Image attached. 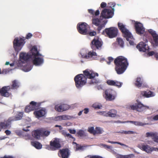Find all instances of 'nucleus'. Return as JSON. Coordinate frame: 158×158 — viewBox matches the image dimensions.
Instances as JSON below:
<instances>
[{
  "label": "nucleus",
  "instance_id": "1",
  "mask_svg": "<svg viewBox=\"0 0 158 158\" xmlns=\"http://www.w3.org/2000/svg\"><path fill=\"white\" fill-rule=\"evenodd\" d=\"M114 63L116 65L115 70L118 74L123 73L128 65L127 59L122 56H119L115 59Z\"/></svg>",
  "mask_w": 158,
  "mask_h": 158
},
{
  "label": "nucleus",
  "instance_id": "2",
  "mask_svg": "<svg viewBox=\"0 0 158 158\" xmlns=\"http://www.w3.org/2000/svg\"><path fill=\"white\" fill-rule=\"evenodd\" d=\"M31 52L32 54L31 57L33 64L36 66H40L42 64L44 60L41 58V55L38 52L36 46H33L31 50Z\"/></svg>",
  "mask_w": 158,
  "mask_h": 158
},
{
  "label": "nucleus",
  "instance_id": "3",
  "mask_svg": "<svg viewBox=\"0 0 158 158\" xmlns=\"http://www.w3.org/2000/svg\"><path fill=\"white\" fill-rule=\"evenodd\" d=\"M75 85L77 88H80L84 85L86 82V77L82 74H78L74 78Z\"/></svg>",
  "mask_w": 158,
  "mask_h": 158
},
{
  "label": "nucleus",
  "instance_id": "4",
  "mask_svg": "<svg viewBox=\"0 0 158 158\" xmlns=\"http://www.w3.org/2000/svg\"><path fill=\"white\" fill-rule=\"evenodd\" d=\"M81 54L82 58L85 59L92 58L95 60H97L98 58L97 53L93 51L89 52L85 50H83L81 51Z\"/></svg>",
  "mask_w": 158,
  "mask_h": 158
},
{
  "label": "nucleus",
  "instance_id": "5",
  "mask_svg": "<svg viewBox=\"0 0 158 158\" xmlns=\"http://www.w3.org/2000/svg\"><path fill=\"white\" fill-rule=\"evenodd\" d=\"M84 75L88 78L89 79H91L90 84H94L95 83L97 84L100 82V81L98 80H96L94 79V77L96 75L98 76V75L97 73H95L94 72L90 71L89 72L87 70L83 71Z\"/></svg>",
  "mask_w": 158,
  "mask_h": 158
},
{
  "label": "nucleus",
  "instance_id": "6",
  "mask_svg": "<svg viewBox=\"0 0 158 158\" xmlns=\"http://www.w3.org/2000/svg\"><path fill=\"white\" fill-rule=\"evenodd\" d=\"M118 29L116 27H110L106 28L103 32V34H106L110 38L115 37L117 35Z\"/></svg>",
  "mask_w": 158,
  "mask_h": 158
},
{
  "label": "nucleus",
  "instance_id": "7",
  "mask_svg": "<svg viewBox=\"0 0 158 158\" xmlns=\"http://www.w3.org/2000/svg\"><path fill=\"white\" fill-rule=\"evenodd\" d=\"M24 43V40L20 38H16L14 41V48L15 50L18 52L22 49Z\"/></svg>",
  "mask_w": 158,
  "mask_h": 158
},
{
  "label": "nucleus",
  "instance_id": "8",
  "mask_svg": "<svg viewBox=\"0 0 158 158\" xmlns=\"http://www.w3.org/2000/svg\"><path fill=\"white\" fill-rule=\"evenodd\" d=\"M77 29L79 32L82 34H88V29L89 26L85 23H79L77 26Z\"/></svg>",
  "mask_w": 158,
  "mask_h": 158
},
{
  "label": "nucleus",
  "instance_id": "9",
  "mask_svg": "<svg viewBox=\"0 0 158 158\" xmlns=\"http://www.w3.org/2000/svg\"><path fill=\"white\" fill-rule=\"evenodd\" d=\"M113 11L107 9L103 10L101 14V17L105 19H109L111 18L113 16L114 12V8H113Z\"/></svg>",
  "mask_w": 158,
  "mask_h": 158
},
{
  "label": "nucleus",
  "instance_id": "10",
  "mask_svg": "<svg viewBox=\"0 0 158 158\" xmlns=\"http://www.w3.org/2000/svg\"><path fill=\"white\" fill-rule=\"evenodd\" d=\"M60 140L59 139L55 138L50 142V149L52 151L56 150L61 147Z\"/></svg>",
  "mask_w": 158,
  "mask_h": 158
},
{
  "label": "nucleus",
  "instance_id": "11",
  "mask_svg": "<svg viewBox=\"0 0 158 158\" xmlns=\"http://www.w3.org/2000/svg\"><path fill=\"white\" fill-rule=\"evenodd\" d=\"M105 98L109 101H112L114 100L116 97L115 92L113 89H109L106 90L105 92Z\"/></svg>",
  "mask_w": 158,
  "mask_h": 158
},
{
  "label": "nucleus",
  "instance_id": "12",
  "mask_svg": "<svg viewBox=\"0 0 158 158\" xmlns=\"http://www.w3.org/2000/svg\"><path fill=\"white\" fill-rule=\"evenodd\" d=\"M118 26L119 28L123 33L124 37H131L132 35L126 28V26L122 23H118Z\"/></svg>",
  "mask_w": 158,
  "mask_h": 158
},
{
  "label": "nucleus",
  "instance_id": "13",
  "mask_svg": "<svg viewBox=\"0 0 158 158\" xmlns=\"http://www.w3.org/2000/svg\"><path fill=\"white\" fill-rule=\"evenodd\" d=\"M12 122L10 118H9L8 119L5 121L4 122H0V131L2 129H7L10 127V125Z\"/></svg>",
  "mask_w": 158,
  "mask_h": 158
},
{
  "label": "nucleus",
  "instance_id": "14",
  "mask_svg": "<svg viewBox=\"0 0 158 158\" xmlns=\"http://www.w3.org/2000/svg\"><path fill=\"white\" fill-rule=\"evenodd\" d=\"M136 31L139 34H143L145 31L144 28L142 23L139 22H136L135 23Z\"/></svg>",
  "mask_w": 158,
  "mask_h": 158
},
{
  "label": "nucleus",
  "instance_id": "15",
  "mask_svg": "<svg viewBox=\"0 0 158 158\" xmlns=\"http://www.w3.org/2000/svg\"><path fill=\"white\" fill-rule=\"evenodd\" d=\"M59 152V156L62 158H68L70 155L69 150L67 148L60 150Z\"/></svg>",
  "mask_w": 158,
  "mask_h": 158
},
{
  "label": "nucleus",
  "instance_id": "16",
  "mask_svg": "<svg viewBox=\"0 0 158 158\" xmlns=\"http://www.w3.org/2000/svg\"><path fill=\"white\" fill-rule=\"evenodd\" d=\"M138 147L142 150L147 152L149 153L152 151H154L155 148L151 147L148 145H142L138 146Z\"/></svg>",
  "mask_w": 158,
  "mask_h": 158
},
{
  "label": "nucleus",
  "instance_id": "17",
  "mask_svg": "<svg viewBox=\"0 0 158 158\" xmlns=\"http://www.w3.org/2000/svg\"><path fill=\"white\" fill-rule=\"evenodd\" d=\"M136 48L139 51L143 52H146L148 49L147 45L142 42H140L137 46Z\"/></svg>",
  "mask_w": 158,
  "mask_h": 158
},
{
  "label": "nucleus",
  "instance_id": "18",
  "mask_svg": "<svg viewBox=\"0 0 158 158\" xmlns=\"http://www.w3.org/2000/svg\"><path fill=\"white\" fill-rule=\"evenodd\" d=\"M92 46L91 47L93 48V45H95L97 49L100 48L102 46V44L100 40L97 38H95L92 41L91 43Z\"/></svg>",
  "mask_w": 158,
  "mask_h": 158
},
{
  "label": "nucleus",
  "instance_id": "19",
  "mask_svg": "<svg viewBox=\"0 0 158 158\" xmlns=\"http://www.w3.org/2000/svg\"><path fill=\"white\" fill-rule=\"evenodd\" d=\"M148 32L152 36L155 44L157 45L158 44V34L155 31L151 29L148 30Z\"/></svg>",
  "mask_w": 158,
  "mask_h": 158
},
{
  "label": "nucleus",
  "instance_id": "20",
  "mask_svg": "<svg viewBox=\"0 0 158 158\" xmlns=\"http://www.w3.org/2000/svg\"><path fill=\"white\" fill-rule=\"evenodd\" d=\"M10 89L9 86L3 87L0 90V93L1 95L4 97H8L10 95L8 90Z\"/></svg>",
  "mask_w": 158,
  "mask_h": 158
},
{
  "label": "nucleus",
  "instance_id": "21",
  "mask_svg": "<svg viewBox=\"0 0 158 158\" xmlns=\"http://www.w3.org/2000/svg\"><path fill=\"white\" fill-rule=\"evenodd\" d=\"M106 82L110 85L120 87L122 85V83L121 82L112 80H108Z\"/></svg>",
  "mask_w": 158,
  "mask_h": 158
},
{
  "label": "nucleus",
  "instance_id": "22",
  "mask_svg": "<svg viewBox=\"0 0 158 158\" xmlns=\"http://www.w3.org/2000/svg\"><path fill=\"white\" fill-rule=\"evenodd\" d=\"M93 23L97 26H98V30L100 31L102 28L103 27L102 23L101 21L97 19H94L92 20Z\"/></svg>",
  "mask_w": 158,
  "mask_h": 158
},
{
  "label": "nucleus",
  "instance_id": "23",
  "mask_svg": "<svg viewBox=\"0 0 158 158\" xmlns=\"http://www.w3.org/2000/svg\"><path fill=\"white\" fill-rule=\"evenodd\" d=\"M45 111L44 109H40L39 111L34 112V114L37 118L44 116L45 114Z\"/></svg>",
  "mask_w": 158,
  "mask_h": 158
},
{
  "label": "nucleus",
  "instance_id": "24",
  "mask_svg": "<svg viewBox=\"0 0 158 158\" xmlns=\"http://www.w3.org/2000/svg\"><path fill=\"white\" fill-rule=\"evenodd\" d=\"M20 58L22 61H26L31 57V56L28 55L27 53L24 52H21L20 54Z\"/></svg>",
  "mask_w": 158,
  "mask_h": 158
},
{
  "label": "nucleus",
  "instance_id": "25",
  "mask_svg": "<svg viewBox=\"0 0 158 158\" xmlns=\"http://www.w3.org/2000/svg\"><path fill=\"white\" fill-rule=\"evenodd\" d=\"M42 131L40 130H35L32 132V135L36 139H39L41 135Z\"/></svg>",
  "mask_w": 158,
  "mask_h": 158
},
{
  "label": "nucleus",
  "instance_id": "26",
  "mask_svg": "<svg viewBox=\"0 0 158 158\" xmlns=\"http://www.w3.org/2000/svg\"><path fill=\"white\" fill-rule=\"evenodd\" d=\"M72 117L69 116L67 115H60L56 117L55 118V120H66L71 119Z\"/></svg>",
  "mask_w": 158,
  "mask_h": 158
},
{
  "label": "nucleus",
  "instance_id": "27",
  "mask_svg": "<svg viewBox=\"0 0 158 158\" xmlns=\"http://www.w3.org/2000/svg\"><path fill=\"white\" fill-rule=\"evenodd\" d=\"M23 113L19 112L16 117H10V118L13 122L20 120L23 116Z\"/></svg>",
  "mask_w": 158,
  "mask_h": 158
},
{
  "label": "nucleus",
  "instance_id": "28",
  "mask_svg": "<svg viewBox=\"0 0 158 158\" xmlns=\"http://www.w3.org/2000/svg\"><path fill=\"white\" fill-rule=\"evenodd\" d=\"M119 122L121 123H130L134 124V125L138 126H143L146 124V123H143L138 121H127L126 122H120L118 121Z\"/></svg>",
  "mask_w": 158,
  "mask_h": 158
},
{
  "label": "nucleus",
  "instance_id": "29",
  "mask_svg": "<svg viewBox=\"0 0 158 158\" xmlns=\"http://www.w3.org/2000/svg\"><path fill=\"white\" fill-rule=\"evenodd\" d=\"M141 94L147 98H149L150 97H153L155 96V94L153 92L149 91H142L141 93Z\"/></svg>",
  "mask_w": 158,
  "mask_h": 158
},
{
  "label": "nucleus",
  "instance_id": "30",
  "mask_svg": "<svg viewBox=\"0 0 158 158\" xmlns=\"http://www.w3.org/2000/svg\"><path fill=\"white\" fill-rule=\"evenodd\" d=\"M70 108L69 106L66 104H60L55 106V109H66Z\"/></svg>",
  "mask_w": 158,
  "mask_h": 158
},
{
  "label": "nucleus",
  "instance_id": "31",
  "mask_svg": "<svg viewBox=\"0 0 158 158\" xmlns=\"http://www.w3.org/2000/svg\"><path fill=\"white\" fill-rule=\"evenodd\" d=\"M30 104L31 105L33 106V107H30V106L29 105L28 106H27L25 109H27L28 107L30 108H31L38 107L40 105L41 103L39 102L37 103L34 101H31L30 102Z\"/></svg>",
  "mask_w": 158,
  "mask_h": 158
},
{
  "label": "nucleus",
  "instance_id": "32",
  "mask_svg": "<svg viewBox=\"0 0 158 158\" xmlns=\"http://www.w3.org/2000/svg\"><path fill=\"white\" fill-rule=\"evenodd\" d=\"M104 131L103 129L100 127H97L95 128L94 135L96 134H101Z\"/></svg>",
  "mask_w": 158,
  "mask_h": 158
},
{
  "label": "nucleus",
  "instance_id": "33",
  "mask_svg": "<svg viewBox=\"0 0 158 158\" xmlns=\"http://www.w3.org/2000/svg\"><path fill=\"white\" fill-rule=\"evenodd\" d=\"M32 145L37 149H40L42 148V145L39 142L34 141L31 143Z\"/></svg>",
  "mask_w": 158,
  "mask_h": 158
},
{
  "label": "nucleus",
  "instance_id": "34",
  "mask_svg": "<svg viewBox=\"0 0 158 158\" xmlns=\"http://www.w3.org/2000/svg\"><path fill=\"white\" fill-rule=\"evenodd\" d=\"M142 83V79L140 77H137L135 83V85L136 86L139 87L141 86Z\"/></svg>",
  "mask_w": 158,
  "mask_h": 158
},
{
  "label": "nucleus",
  "instance_id": "35",
  "mask_svg": "<svg viewBox=\"0 0 158 158\" xmlns=\"http://www.w3.org/2000/svg\"><path fill=\"white\" fill-rule=\"evenodd\" d=\"M109 116L110 117H115L117 113V111L115 109H111L109 111Z\"/></svg>",
  "mask_w": 158,
  "mask_h": 158
},
{
  "label": "nucleus",
  "instance_id": "36",
  "mask_svg": "<svg viewBox=\"0 0 158 158\" xmlns=\"http://www.w3.org/2000/svg\"><path fill=\"white\" fill-rule=\"evenodd\" d=\"M19 84L18 81L14 80L12 82V88L13 89H15L19 87Z\"/></svg>",
  "mask_w": 158,
  "mask_h": 158
},
{
  "label": "nucleus",
  "instance_id": "37",
  "mask_svg": "<svg viewBox=\"0 0 158 158\" xmlns=\"http://www.w3.org/2000/svg\"><path fill=\"white\" fill-rule=\"evenodd\" d=\"M137 109H140L141 108H149V107L148 106L143 105L140 102H137Z\"/></svg>",
  "mask_w": 158,
  "mask_h": 158
},
{
  "label": "nucleus",
  "instance_id": "38",
  "mask_svg": "<svg viewBox=\"0 0 158 158\" xmlns=\"http://www.w3.org/2000/svg\"><path fill=\"white\" fill-rule=\"evenodd\" d=\"M131 109H137V103L132 104L130 105H128L126 106L124 108L129 109L130 108Z\"/></svg>",
  "mask_w": 158,
  "mask_h": 158
},
{
  "label": "nucleus",
  "instance_id": "39",
  "mask_svg": "<svg viewBox=\"0 0 158 158\" xmlns=\"http://www.w3.org/2000/svg\"><path fill=\"white\" fill-rule=\"evenodd\" d=\"M126 38L127 41H129V44L131 45H133L134 44V42H133L134 39H133V37L132 35L131 37H125Z\"/></svg>",
  "mask_w": 158,
  "mask_h": 158
},
{
  "label": "nucleus",
  "instance_id": "40",
  "mask_svg": "<svg viewBox=\"0 0 158 158\" xmlns=\"http://www.w3.org/2000/svg\"><path fill=\"white\" fill-rule=\"evenodd\" d=\"M92 107L95 109H100L103 108L102 105L99 103H96L93 104L92 105Z\"/></svg>",
  "mask_w": 158,
  "mask_h": 158
},
{
  "label": "nucleus",
  "instance_id": "41",
  "mask_svg": "<svg viewBox=\"0 0 158 158\" xmlns=\"http://www.w3.org/2000/svg\"><path fill=\"white\" fill-rule=\"evenodd\" d=\"M31 67L29 65H27L25 67H24L22 69V70L25 72H27L30 71L31 69Z\"/></svg>",
  "mask_w": 158,
  "mask_h": 158
},
{
  "label": "nucleus",
  "instance_id": "42",
  "mask_svg": "<svg viewBox=\"0 0 158 158\" xmlns=\"http://www.w3.org/2000/svg\"><path fill=\"white\" fill-rule=\"evenodd\" d=\"M77 134L78 136L82 137L85 136V132L83 130H79L77 133Z\"/></svg>",
  "mask_w": 158,
  "mask_h": 158
},
{
  "label": "nucleus",
  "instance_id": "43",
  "mask_svg": "<svg viewBox=\"0 0 158 158\" xmlns=\"http://www.w3.org/2000/svg\"><path fill=\"white\" fill-rule=\"evenodd\" d=\"M99 114L105 116H109V112H106V111H100L97 112Z\"/></svg>",
  "mask_w": 158,
  "mask_h": 158
},
{
  "label": "nucleus",
  "instance_id": "44",
  "mask_svg": "<svg viewBox=\"0 0 158 158\" xmlns=\"http://www.w3.org/2000/svg\"><path fill=\"white\" fill-rule=\"evenodd\" d=\"M63 134L65 136H67L69 137L70 138L73 139L74 141L75 140V138L73 137L69 133H67L66 132H63Z\"/></svg>",
  "mask_w": 158,
  "mask_h": 158
},
{
  "label": "nucleus",
  "instance_id": "45",
  "mask_svg": "<svg viewBox=\"0 0 158 158\" xmlns=\"http://www.w3.org/2000/svg\"><path fill=\"white\" fill-rule=\"evenodd\" d=\"M95 129L93 127H89L88 128V131L90 134L94 135Z\"/></svg>",
  "mask_w": 158,
  "mask_h": 158
},
{
  "label": "nucleus",
  "instance_id": "46",
  "mask_svg": "<svg viewBox=\"0 0 158 158\" xmlns=\"http://www.w3.org/2000/svg\"><path fill=\"white\" fill-rule=\"evenodd\" d=\"M108 143H111L112 144H118L120 145L121 146H123L126 147H127V146L126 145L123 144L122 143H121L119 142H114V141H107Z\"/></svg>",
  "mask_w": 158,
  "mask_h": 158
},
{
  "label": "nucleus",
  "instance_id": "47",
  "mask_svg": "<svg viewBox=\"0 0 158 158\" xmlns=\"http://www.w3.org/2000/svg\"><path fill=\"white\" fill-rule=\"evenodd\" d=\"M117 40L118 44L121 47H123L124 45V43L122 39L120 38H118Z\"/></svg>",
  "mask_w": 158,
  "mask_h": 158
},
{
  "label": "nucleus",
  "instance_id": "48",
  "mask_svg": "<svg viewBox=\"0 0 158 158\" xmlns=\"http://www.w3.org/2000/svg\"><path fill=\"white\" fill-rule=\"evenodd\" d=\"M155 135V134L153 132H147L146 133V137H154Z\"/></svg>",
  "mask_w": 158,
  "mask_h": 158
},
{
  "label": "nucleus",
  "instance_id": "49",
  "mask_svg": "<svg viewBox=\"0 0 158 158\" xmlns=\"http://www.w3.org/2000/svg\"><path fill=\"white\" fill-rule=\"evenodd\" d=\"M123 133L125 134H135L136 133L135 132L132 131H124L123 132Z\"/></svg>",
  "mask_w": 158,
  "mask_h": 158
},
{
  "label": "nucleus",
  "instance_id": "50",
  "mask_svg": "<svg viewBox=\"0 0 158 158\" xmlns=\"http://www.w3.org/2000/svg\"><path fill=\"white\" fill-rule=\"evenodd\" d=\"M50 132L49 131H42L41 135H44L47 136L49 135Z\"/></svg>",
  "mask_w": 158,
  "mask_h": 158
},
{
  "label": "nucleus",
  "instance_id": "51",
  "mask_svg": "<svg viewBox=\"0 0 158 158\" xmlns=\"http://www.w3.org/2000/svg\"><path fill=\"white\" fill-rule=\"evenodd\" d=\"M101 145L103 147L106 149H111V147L110 146L105 144H102Z\"/></svg>",
  "mask_w": 158,
  "mask_h": 158
},
{
  "label": "nucleus",
  "instance_id": "52",
  "mask_svg": "<svg viewBox=\"0 0 158 158\" xmlns=\"http://www.w3.org/2000/svg\"><path fill=\"white\" fill-rule=\"evenodd\" d=\"M89 34V35L91 36H94L96 34V32L94 31H91V32H88V34Z\"/></svg>",
  "mask_w": 158,
  "mask_h": 158
},
{
  "label": "nucleus",
  "instance_id": "53",
  "mask_svg": "<svg viewBox=\"0 0 158 158\" xmlns=\"http://www.w3.org/2000/svg\"><path fill=\"white\" fill-rule=\"evenodd\" d=\"M68 131L70 133L72 134H75L76 133V131L74 129H69Z\"/></svg>",
  "mask_w": 158,
  "mask_h": 158
},
{
  "label": "nucleus",
  "instance_id": "54",
  "mask_svg": "<svg viewBox=\"0 0 158 158\" xmlns=\"http://www.w3.org/2000/svg\"><path fill=\"white\" fill-rule=\"evenodd\" d=\"M108 60L109 61H107V64H110V62L113 61V59L111 57H108Z\"/></svg>",
  "mask_w": 158,
  "mask_h": 158
},
{
  "label": "nucleus",
  "instance_id": "55",
  "mask_svg": "<svg viewBox=\"0 0 158 158\" xmlns=\"http://www.w3.org/2000/svg\"><path fill=\"white\" fill-rule=\"evenodd\" d=\"M106 6V3L105 2H102L100 5L101 8H104Z\"/></svg>",
  "mask_w": 158,
  "mask_h": 158
},
{
  "label": "nucleus",
  "instance_id": "56",
  "mask_svg": "<svg viewBox=\"0 0 158 158\" xmlns=\"http://www.w3.org/2000/svg\"><path fill=\"white\" fill-rule=\"evenodd\" d=\"M152 118L154 121L158 120V114H157L153 117Z\"/></svg>",
  "mask_w": 158,
  "mask_h": 158
},
{
  "label": "nucleus",
  "instance_id": "57",
  "mask_svg": "<svg viewBox=\"0 0 158 158\" xmlns=\"http://www.w3.org/2000/svg\"><path fill=\"white\" fill-rule=\"evenodd\" d=\"M128 156L119 155L118 156V158H127Z\"/></svg>",
  "mask_w": 158,
  "mask_h": 158
},
{
  "label": "nucleus",
  "instance_id": "58",
  "mask_svg": "<svg viewBox=\"0 0 158 158\" xmlns=\"http://www.w3.org/2000/svg\"><path fill=\"white\" fill-rule=\"evenodd\" d=\"M5 132L7 135H9L11 134V131L8 130L5 131Z\"/></svg>",
  "mask_w": 158,
  "mask_h": 158
},
{
  "label": "nucleus",
  "instance_id": "59",
  "mask_svg": "<svg viewBox=\"0 0 158 158\" xmlns=\"http://www.w3.org/2000/svg\"><path fill=\"white\" fill-rule=\"evenodd\" d=\"M153 140L157 143H158V136H154V138H153Z\"/></svg>",
  "mask_w": 158,
  "mask_h": 158
},
{
  "label": "nucleus",
  "instance_id": "60",
  "mask_svg": "<svg viewBox=\"0 0 158 158\" xmlns=\"http://www.w3.org/2000/svg\"><path fill=\"white\" fill-rule=\"evenodd\" d=\"M32 36V35L31 33H28L26 37V39H29Z\"/></svg>",
  "mask_w": 158,
  "mask_h": 158
},
{
  "label": "nucleus",
  "instance_id": "61",
  "mask_svg": "<svg viewBox=\"0 0 158 158\" xmlns=\"http://www.w3.org/2000/svg\"><path fill=\"white\" fill-rule=\"evenodd\" d=\"M56 111L59 112H62L66 110L67 109H56Z\"/></svg>",
  "mask_w": 158,
  "mask_h": 158
},
{
  "label": "nucleus",
  "instance_id": "62",
  "mask_svg": "<svg viewBox=\"0 0 158 158\" xmlns=\"http://www.w3.org/2000/svg\"><path fill=\"white\" fill-rule=\"evenodd\" d=\"M83 147L78 145L77 147V150H81L83 148Z\"/></svg>",
  "mask_w": 158,
  "mask_h": 158
},
{
  "label": "nucleus",
  "instance_id": "63",
  "mask_svg": "<svg viewBox=\"0 0 158 158\" xmlns=\"http://www.w3.org/2000/svg\"><path fill=\"white\" fill-rule=\"evenodd\" d=\"M1 158H13V157L10 156H5L3 157H2Z\"/></svg>",
  "mask_w": 158,
  "mask_h": 158
},
{
  "label": "nucleus",
  "instance_id": "64",
  "mask_svg": "<svg viewBox=\"0 0 158 158\" xmlns=\"http://www.w3.org/2000/svg\"><path fill=\"white\" fill-rule=\"evenodd\" d=\"M155 56L157 60H158V53H156L155 54Z\"/></svg>",
  "mask_w": 158,
  "mask_h": 158
}]
</instances>
